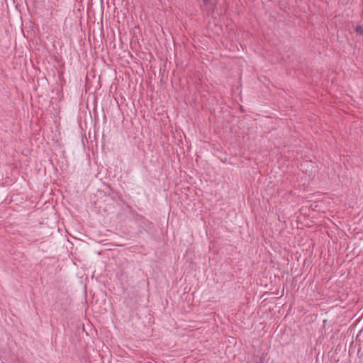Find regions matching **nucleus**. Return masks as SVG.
Here are the masks:
<instances>
[{
	"label": "nucleus",
	"instance_id": "f257e3e1",
	"mask_svg": "<svg viewBox=\"0 0 363 363\" xmlns=\"http://www.w3.org/2000/svg\"><path fill=\"white\" fill-rule=\"evenodd\" d=\"M357 33L363 35V27L359 26L356 28Z\"/></svg>",
	"mask_w": 363,
	"mask_h": 363
},
{
	"label": "nucleus",
	"instance_id": "f03ea898",
	"mask_svg": "<svg viewBox=\"0 0 363 363\" xmlns=\"http://www.w3.org/2000/svg\"><path fill=\"white\" fill-rule=\"evenodd\" d=\"M203 2H206L207 1V0H203Z\"/></svg>",
	"mask_w": 363,
	"mask_h": 363
}]
</instances>
